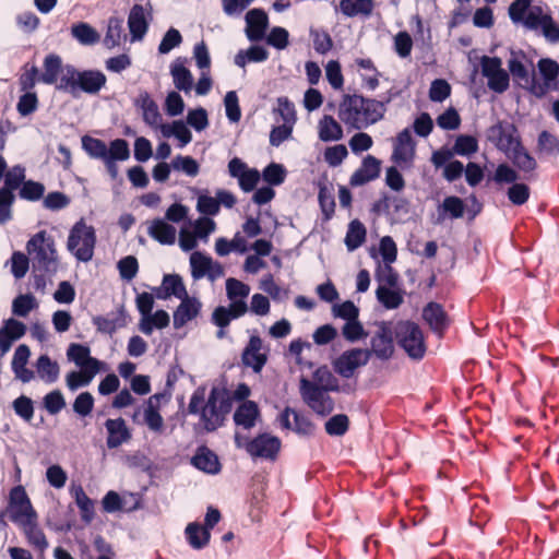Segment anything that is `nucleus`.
Here are the masks:
<instances>
[{"instance_id":"nucleus-18","label":"nucleus","mask_w":559,"mask_h":559,"mask_svg":"<svg viewBox=\"0 0 559 559\" xmlns=\"http://www.w3.org/2000/svg\"><path fill=\"white\" fill-rule=\"evenodd\" d=\"M179 300L180 304L173 314V324L177 330L198 318L202 310V302L194 296L188 295Z\"/></svg>"},{"instance_id":"nucleus-61","label":"nucleus","mask_w":559,"mask_h":559,"mask_svg":"<svg viewBox=\"0 0 559 559\" xmlns=\"http://www.w3.org/2000/svg\"><path fill=\"white\" fill-rule=\"evenodd\" d=\"M120 277L124 281H132L139 271V263L135 257L127 255L118 261L117 264Z\"/></svg>"},{"instance_id":"nucleus-49","label":"nucleus","mask_w":559,"mask_h":559,"mask_svg":"<svg viewBox=\"0 0 559 559\" xmlns=\"http://www.w3.org/2000/svg\"><path fill=\"white\" fill-rule=\"evenodd\" d=\"M250 294V286L239 280L229 277L226 280V295L230 304H247L246 299Z\"/></svg>"},{"instance_id":"nucleus-55","label":"nucleus","mask_w":559,"mask_h":559,"mask_svg":"<svg viewBox=\"0 0 559 559\" xmlns=\"http://www.w3.org/2000/svg\"><path fill=\"white\" fill-rule=\"evenodd\" d=\"M171 168L189 177H195L200 173L199 163L191 156L177 155L171 160Z\"/></svg>"},{"instance_id":"nucleus-14","label":"nucleus","mask_w":559,"mask_h":559,"mask_svg":"<svg viewBox=\"0 0 559 559\" xmlns=\"http://www.w3.org/2000/svg\"><path fill=\"white\" fill-rule=\"evenodd\" d=\"M269 348L264 346L259 335H251L241 353V362L259 373L267 361Z\"/></svg>"},{"instance_id":"nucleus-50","label":"nucleus","mask_w":559,"mask_h":559,"mask_svg":"<svg viewBox=\"0 0 559 559\" xmlns=\"http://www.w3.org/2000/svg\"><path fill=\"white\" fill-rule=\"evenodd\" d=\"M508 158L512 164L523 173H532L536 169L537 163L535 158L527 152V150L521 145L514 152H512Z\"/></svg>"},{"instance_id":"nucleus-26","label":"nucleus","mask_w":559,"mask_h":559,"mask_svg":"<svg viewBox=\"0 0 559 559\" xmlns=\"http://www.w3.org/2000/svg\"><path fill=\"white\" fill-rule=\"evenodd\" d=\"M247 304H229L228 307L218 306L212 313V322L218 328H227L229 323L242 317L248 311Z\"/></svg>"},{"instance_id":"nucleus-16","label":"nucleus","mask_w":559,"mask_h":559,"mask_svg":"<svg viewBox=\"0 0 559 559\" xmlns=\"http://www.w3.org/2000/svg\"><path fill=\"white\" fill-rule=\"evenodd\" d=\"M248 445V454L251 457L273 461L280 452L281 440L270 433H260L251 439Z\"/></svg>"},{"instance_id":"nucleus-4","label":"nucleus","mask_w":559,"mask_h":559,"mask_svg":"<svg viewBox=\"0 0 559 559\" xmlns=\"http://www.w3.org/2000/svg\"><path fill=\"white\" fill-rule=\"evenodd\" d=\"M96 245V233L93 226L87 225L83 218L70 229L67 249L81 262L93 259Z\"/></svg>"},{"instance_id":"nucleus-38","label":"nucleus","mask_w":559,"mask_h":559,"mask_svg":"<svg viewBox=\"0 0 559 559\" xmlns=\"http://www.w3.org/2000/svg\"><path fill=\"white\" fill-rule=\"evenodd\" d=\"M169 322L168 312L160 309L142 317L139 321V330L145 335H151L154 329H165L169 325Z\"/></svg>"},{"instance_id":"nucleus-30","label":"nucleus","mask_w":559,"mask_h":559,"mask_svg":"<svg viewBox=\"0 0 559 559\" xmlns=\"http://www.w3.org/2000/svg\"><path fill=\"white\" fill-rule=\"evenodd\" d=\"M147 234L160 245H174L176 241L177 230L165 219L156 218L150 223Z\"/></svg>"},{"instance_id":"nucleus-36","label":"nucleus","mask_w":559,"mask_h":559,"mask_svg":"<svg viewBox=\"0 0 559 559\" xmlns=\"http://www.w3.org/2000/svg\"><path fill=\"white\" fill-rule=\"evenodd\" d=\"M162 290L163 293H157V298L159 299H166L170 296L181 299L188 296L183 281L178 274L165 275L162 283Z\"/></svg>"},{"instance_id":"nucleus-8","label":"nucleus","mask_w":559,"mask_h":559,"mask_svg":"<svg viewBox=\"0 0 559 559\" xmlns=\"http://www.w3.org/2000/svg\"><path fill=\"white\" fill-rule=\"evenodd\" d=\"M377 330L370 338V348L365 349L371 356L380 360H389L394 353L392 323L388 321L376 322Z\"/></svg>"},{"instance_id":"nucleus-34","label":"nucleus","mask_w":559,"mask_h":559,"mask_svg":"<svg viewBox=\"0 0 559 559\" xmlns=\"http://www.w3.org/2000/svg\"><path fill=\"white\" fill-rule=\"evenodd\" d=\"M128 26L132 37V41L141 40L147 32V21L145 19L144 8L134 4L130 10L128 17Z\"/></svg>"},{"instance_id":"nucleus-51","label":"nucleus","mask_w":559,"mask_h":559,"mask_svg":"<svg viewBox=\"0 0 559 559\" xmlns=\"http://www.w3.org/2000/svg\"><path fill=\"white\" fill-rule=\"evenodd\" d=\"M61 69V58L58 55L50 53L44 60V72L39 80L45 84H53L57 82Z\"/></svg>"},{"instance_id":"nucleus-44","label":"nucleus","mask_w":559,"mask_h":559,"mask_svg":"<svg viewBox=\"0 0 559 559\" xmlns=\"http://www.w3.org/2000/svg\"><path fill=\"white\" fill-rule=\"evenodd\" d=\"M82 147L90 157L95 159L105 160L111 155V143L107 146L104 141L88 135L82 138Z\"/></svg>"},{"instance_id":"nucleus-53","label":"nucleus","mask_w":559,"mask_h":559,"mask_svg":"<svg viewBox=\"0 0 559 559\" xmlns=\"http://www.w3.org/2000/svg\"><path fill=\"white\" fill-rule=\"evenodd\" d=\"M212 258L201 251L191 253L189 262L191 269V276L194 281H199L206 276L209 265H211Z\"/></svg>"},{"instance_id":"nucleus-33","label":"nucleus","mask_w":559,"mask_h":559,"mask_svg":"<svg viewBox=\"0 0 559 559\" xmlns=\"http://www.w3.org/2000/svg\"><path fill=\"white\" fill-rule=\"evenodd\" d=\"M106 370V368H80L79 371H71L66 376V384L67 388L74 392L80 388H85L91 384L93 379L100 371Z\"/></svg>"},{"instance_id":"nucleus-59","label":"nucleus","mask_w":559,"mask_h":559,"mask_svg":"<svg viewBox=\"0 0 559 559\" xmlns=\"http://www.w3.org/2000/svg\"><path fill=\"white\" fill-rule=\"evenodd\" d=\"M216 229V223L206 216L199 217L193 223V233L197 236L198 240L203 242L209 241V237Z\"/></svg>"},{"instance_id":"nucleus-43","label":"nucleus","mask_w":559,"mask_h":559,"mask_svg":"<svg viewBox=\"0 0 559 559\" xmlns=\"http://www.w3.org/2000/svg\"><path fill=\"white\" fill-rule=\"evenodd\" d=\"M71 35L81 45L92 46L99 41V33L88 23L80 22L71 26Z\"/></svg>"},{"instance_id":"nucleus-23","label":"nucleus","mask_w":559,"mask_h":559,"mask_svg":"<svg viewBox=\"0 0 559 559\" xmlns=\"http://www.w3.org/2000/svg\"><path fill=\"white\" fill-rule=\"evenodd\" d=\"M67 358L79 368H106V364L91 356L90 347L71 343L67 349Z\"/></svg>"},{"instance_id":"nucleus-15","label":"nucleus","mask_w":559,"mask_h":559,"mask_svg":"<svg viewBox=\"0 0 559 559\" xmlns=\"http://www.w3.org/2000/svg\"><path fill=\"white\" fill-rule=\"evenodd\" d=\"M37 518L29 498L22 486H16L10 493V519L15 524Z\"/></svg>"},{"instance_id":"nucleus-28","label":"nucleus","mask_w":559,"mask_h":559,"mask_svg":"<svg viewBox=\"0 0 559 559\" xmlns=\"http://www.w3.org/2000/svg\"><path fill=\"white\" fill-rule=\"evenodd\" d=\"M26 332V325L15 319H9L0 329V352L5 354L12 346V343L21 338Z\"/></svg>"},{"instance_id":"nucleus-46","label":"nucleus","mask_w":559,"mask_h":559,"mask_svg":"<svg viewBox=\"0 0 559 559\" xmlns=\"http://www.w3.org/2000/svg\"><path fill=\"white\" fill-rule=\"evenodd\" d=\"M36 369L39 378L46 383H53L59 378L60 368L58 362L51 360L47 355L38 357Z\"/></svg>"},{"instance_id":"nucleus-11","label":"nucleus","mask_w":559,"mask_h":559,"mask_svg":"<svg viewBox=\"0 0 559 559\" xmlns=\"http://www.w3.org/2000/svg\"><path fill=\"white\" fill-rule=\"evenodd\" d=\"M328 391L306 378L300 380L301 397L317 414L325 415L333 409V401L326 394Z\"/></svg>"},{"instance_id":"nucleus-57","label":"nucleus","mask_w":559,"mask_h":559,"mask_svg":"<svg viewBox=\"0 0 559 559\" xmlns=\"http://www.w3.org/2000/svg\"><path fill=\"white\" fill-rule=\"evenodd\" d=\"M377 298L386 309H396L403 302V296L385 286L377 288Z\"/></svg>"},{"instance_id":"nucleus-25","label":"nucleus","mask_w":559,"mask_h":559,"mask_svg":"<svg viewBox=\"0 0 559 559\" xmlns=\"http://www.w3.org/2000/svg\"><path fill=\"white\" fill-rule=\"evenodd\" d=\"M191 464L199 471L210 475L218 474L222 468L218 456L204 445L198 448L195 454L191 457Z\"/></svg>"},{"instance_id":"nucleus-58","label":"nucleus","mask_w":559,"mask_h":559,"mask_svg":"<svg viewBox=\"0 0 559 559\" xmlns=\"http://www.w3.org/2000/svg\"><path fill=\"white\" fill-rule=\"evenodd\" d=\"M342 335L346 341L355 343L361 338H365L368 334L359 320L354 319L345 322L342 328Z\"/></svg>"},{"instance_id":"nucleus-45","label":"nucleus","mask_w":559,"mask_h":559,"mask_svg":"<svg viewBox=\"0 0 559 559\" xmlns=\"http://www.w3.org/2000/svg\"><path fill=\"white\" fill-rule=\"evenodd\" d=\"M367 230L364 224L354 219L348 224V228L345 236V246L348 251L358 249L366 240Z\"/></svg>"},{"instance_id":"nucleus-56","label":"nucleus","mask_w":559,"mask_h":559,"mask_svg":"<svg viewBox=\"0 0 559 559\" xmlns=\"http://www.w3.org/2000/svg\"><path fill=\"white\" fill-rule=\"evenodd\" d=\"M453 152L455 155L469 156L477 152L478 142L473 135H459L453 145Z\"/></svg>"},{"instance_id":"nucleus-63","label":"nucleus","mask_w":559,"mask_h":559,"mask_svg":"<svg viewBox=\"0 0 559 559\" xmlns=\"http://www.w3.org/2000/svg\"><path fill=\"white\" fill-rule=\"evenodd\" d=\"M35 307L34 296L29 294L20 295L12 302V312L17 317H26Z\"/></svg>"},{"instance_id":"nucleus-10","label":"nucleus","mask_w":559,"mask_h":559,"mask_svg":"<svg viewBox=\"0 0 559 559\" xmlns=\"http://www.w3.org/2000/svg\"><path fill=\"white\" fill-rule=\"evenodd\" d=\"M481 73L487 79L489 90L495 93H503L510 86V75L502 68V61L498 57L484 56L480 59Z\"/></svg>"},{"instance_id":"nucleus-64","label":"nucleus","mask_w":559,"mask_h":559,"mask_svg":"<svg viewBox=\"0 0 559 559\" xmlns=\"http://www.w3.org/2000/svg\"><path fill=\"white\" fill-rule=\"evenodd\" d=\"M349 420L344 414L332 416L325 423V431L330 436H343L348 430Z\"/></svg>"},{"instance_id":"nucleus-52","label":"nucleus","mask_w":559,"mask_h":559,"mask_svg":"<svg viewBox=\"0 0 559 559\" xmlns=\"http://www.w3.org/2000/svg\"><path fill=\"white\" fill-rule=\"evenodd\" d=\"M269 57V52L261 46H251L247 50H240L235 56V64L245 68L248 62H262Z\"/></svg>"},{"instance_id":"nucleus-31","label":"nucleus","mask_w":559,"mask_h":559,"mask_svg":"<svg viewBox=\"0 0 559 559\" xmlns=\"http://www.w3.org/2000/svg\"><path fill=\"white\" fill-rule=\"evenodd\" d=\"M423 318L435 333L441 334L448 326L447 313L437 302H429L424 308Z\"/></svg>"},{"instance_id":"nucleus-60","label":"nucleus","mask_w":559,"mask_h":559,"mask_svg":"<svg viewBox=\"0 0 559 559\" xmlns=\"http://www.w3.org/2000/svg\"><path fill=\"white\" fill-rule=\"evenodd\" d=\"M283 120V123L294 126L296 123V110L294 104L285 96L277 98V107L274 109Z\"/></svg>"},{"instance_id":"nucleus-48","label":"nucleus","mask_w":559,"mask_h":559,"mask_svg":"<svg viewBox=\"0 0 559 559\" xmlns=\"http://www.w3.org/2000/svg\"><path fill=\"white\" fill-rule=\"evenodd\" d=\"M71 493L81 512V518L85 523H91L94 519V502L87 497L82 486L71 489Z\"/></svg>"},{"instance_id":"nucleus-35","label":"nucleus","mask_w":559,"mask_h":559,"mask_svg":"<svg viewBox=\"0 0 559 559\" xmlns=\"http://www.w3.org/2000/svg\"><path fill=\"white\" fill-rule=\"evenodd\" d=\"M497 147L502 151L507 157L522 145L520 135L514 124H508L499 128Z\"/></svg>"},{"instance_id":"nucleus-2","label":"nucleus","mask_w":559,"mask_h":559,"mask_svg":"<svg viewBox=\"0 0 559 559\" xmlns=\"http://www.w3.org/2000/svg\"><path fill=\"white\" fill-rule=\"evenodd\" d=\"M385 112L382 102L365 98L361 95H346L338 107V118L348 128L366 129L381 120Z\"/></svg>"},{"instance_id":"nucleus-39","label":"nucleus","mask_w":559,"mask_h":559,"mask_svg":"<svg viewBox=\"0 0 559 559\" xmlns=\"http://www.w3.org/2000/svg\"><path fill=\"white\" fill-rule=\"evenodd\" d=\"M338 8L346 17L369 16L373 11L374 4L372 0H341Z\"/></svg>"},{"instance_id":"nucleus-3","label":"nucleus","mask_w":559,"mask_h":559,"mask_svg":"<svg viewBox=\"0 0 559 559\" xmlns=\"http://www.w3.org/2000/svg\"><path fill=\"white\" fill-rule=\"evenodd\" d=\"M509 17L528 31H542L551 43L559 41V27L547 10L532 4L531 0H514L509 7Z\"/></svg>"},{"instance_id":"nucleus-6","label":"nucleus","mask_w":559,"mask_h":559,"mask_svg":"<svg viewBox=\"0 0 559 559\" xmlns=\"http://www.w3.org/2000/svg\"><path fill=\"white\" fill-rule=\"evenodd\" d=\"M27 253L33 263L40 270L53 271L57 265V253L52 238L45 230L35 234L26 245Z\"/></svg>"},{"instance_id":"nucleus-47","label":"nucleus","mask_w":559,"mask_h":559,"mask_svg":"<svg viewBox=\"0 0 559 559\" xmlns=\"http://www.w3.org/2000/svg\"><path fill=\"white\" fill-rule=\"evenodd\" d=\"M162 134L165 138L175 136L180 141V147L186 146L192 141V134L182 120H175L162 127Z\"/></svg>"},{"instance_id":"nucleus-7","label":"nucleus","mask_w":559,"mask_h":559,"mask_svg":"<svg viewBox=\"0 0 559 559\" xmlns=\"http://www.w3.org/2000/svg\"><path fill=\"white\" fill-rule=\"evenodd\" d=\"M394 334L399 345L413 359H420L426 352L424 335L420 328L411 321H402L395 325Z\"/></svg>"},{"instance_id":"nucleus-12","label":"nucleus","mask_w":559,"mask_h":559,"mask_svg":"<svg viewBox=\"0 0 559 559\" xmlns=\"http://www.w3.org/2000/svg\"><path fill=\"white\" fill-rule=\"evenodd\" d=\"M537 68L543 81H538L536 79V74L534 73L532 94L540 98L545 96L550 90H555L557 87L559 64L552 59L542 58L537 62Z\"/></svg>"},{"instance_id":"nucleus-29","label":"nucleus","mask_w":559,"mask_h":559,"mask_svg":"<svg viewBox=\"0 0 559 559\" xmlns=\"http://www.w3.org/2000/svg\"><path fill=\"white\" fill-rule=\"evenodd\" d=\"M129 157L130 148L126 140L116 139L111 141V155L103 162L112 179L117 178L118 176V166L116 163L127 160Z\"/></svg>"},{"instance_id":"nucleus-20","label":"nucleus","mask_w":559,"mask_h":559,"mask_svg":"<svg viewBox=\"0 0 559 559\" xmlns=\"http://www.w3.org/2000/svg\"><path fill=\"white\" fill-rule=\"evenodd\" d=\"M281 426L285 429H292L298 435L310 436L314 431L313 424L304 415L286 407L278 416Z\"/></svg>"},{"instance_id":"nucleus-27","label":"nucleus","mask_w":559,"mask_h":559,"mask_svg":"<svg viewBox=\"0 0 559 559\" xmlns=\"http://www.w3.org/2000/svg\"><path fill=\"white\" fill-rule=\"evenodd\" d=\"M17 525L22 528L31 546L40 552H44L49 547L46 535L38 525V516L31 518L29 520L21 522Z\"/></svg>"},{"instance_id":"nucleus-19","label":"nucleus","mask_w":559,"mask_h":559,"mask_svg":"<svg viewBox=\"0 0 559 559\" xmlns=\"http://www.w3.org/2000/svg\"><path fill=\"white\" fill-rule=\"evenodd\" d=\"M134 105L141 109L143 121L147 126L162 131V127L166 123H163V117L158 105L146 91H143L138 95Z\"/></svg>"},{"instance_id":"nucleus-1","label":"nucleus","mask_w":559,"mask_h":559,"mask_svg":"<svg viewBox=\"0 0 559 559\" xmlns=\"http://www.w3.org/2000/svg\"><path fill=\"white\" fill-rule=\"evenodd\" d=\"M233 408V396L222 385H213L206 394V388L198 386L190 396L188 414L198 416L199 426L205 432H214L225 425Z\"/></svg>"},{"instance_id":"nucleus-13","label":"nucleus","mask_w":559,"mask_h":559,"mask_svg":"<svg viewBox=\"0 0 559 559\" xmlns=\"http://www.w3.org/2000/svg\"><path fill=\"white\" fill-rule=\"evenodd\" d=\"M369 361V354L362 348H352L342 353L333 362L334 370L345 379H349L355 371L366 366Z\"/></svg>"},{"instance_id":"nucleus-9","label":"nucleus","mask_w":559,"mask_h":559,"mask_svg":"<svg viewBox=\"0 0 559 559\" xmlns=\"http://www.w3.org/2000/svg\"><path fill=\"white\" fill-rule=\"evenodd\" d=\"M508 69L513 81L532 94L535 72L532 60L522 50H511Z\"/></svg>"},{"instance_id":"nucleus-24","label":"nucleus","mask_w":559,"mask_h":559,"mask_svg":"<svg viewBox=\"0 0 559 559\" xmlns=\"http://www.w3.org/2000/svg\"><path fill=\"white\" fill-rule=\"evenodd\" d=\"M380 174V160L372 155L362 159L360 167L352 175L349 183L353 187L362 186L378 178Z\"/></svg>"},{"instance_id":"nucleus-22","label":"nucleus","mask_w":559,"mask_h":559,"mask_svg":"<svg viewBox=\"0 0 559 559\" xmlns=\"http://www.w3.org/2000/svg\"><path fill=\"white\" fill-rule=\"evenodd\" d=\"M246 34L249 40H261L269 25L266 13L261 9H252L246 14Z\"/></svg>"},{"instance_id":"nucleus-42","label":"nucleus","mask_w":559,"mask_h":559,"mask_svg":"<svg viewBox=\"0 0 559 559\" xmlns=\"http://www.w3.org/2000/svg\"><path fill=\"white\" fill-rule=\"evenodd\" d=\"M122 39H126V34L123 33V20L117 16H111L108 20L104 45L108 49H112L119 46Z\"/></svg>"},{"instance_id":"nucleus-37","label":"nucleus","mask_w":559,"mask_h":559,"mask_svg":"<svg viewBox=\"0 0 559 559\" xmlns=\"http://www.w3.org/2000/svg\"><path fill=\"white\" fill-rule=\"evenodd\" d=\"M318 136L322 142H334L343 138L341 124L330 115H324L318 122Z\"/></svg>"},{"instance_id":"nucleus-41","label":"nucleus","mask_w":559,"mask_h":559,"mask_svg":"<svg viewBox=\"0 0 559 559\" xmlns=\"http://www.w3.org/2000/svg\"><path fill=\"white\" fill-rule=\"evenodd\" d=\"M185 534L189 545L197 550L204 548L211 538L210 531L195 522L187 525Z\"/></svg>"},{"instance_id":"nucleus-17","label":"nucleus","mask_w":559,"mask_h":559,"mask_svg":"<svg viewBox=\"0 0 559 559\" xmlns=\"http://www.w3.org/2000/svg\"><path fill=\"white\" fill-rule=\"evenodd\" d=\"M415 157V143L409 129L402 130L394 142L392 160L402 168L411 167Z\"/></svg>"},{"instance_id":"nucleus-5","label":"nucleus","mask_w":559,"mask_h":559,"mask_svg":"<svg viewBox=\"0 0 559 559\" xmlns=\"http://www.w3.org/2000/svg\"><path fill=\"white\" fill-rule=\"evenodd\" d=\"M66 73L60 79V86L79 88L87 94H97L106 84V75L97 70L78 71L73 66H66Z\"/></svg>"},{"instance_id":"nucleus-54","label":"nucleus","mask_w":559,"mask_h":559,"mask_svg":"<svg viewBox=\"0 0 559 559\" xmlns=\"http://www.w3.org/2000/svg\"><path fill=\"white\" fill-rule=\"evenodd\" d=\"M537 150L542 154L558 156L559 155V138L544 130L538 134Z\"/></svg>"},{"instance_id":"nucleus-21","label":"nucleus","mask_w":559,"mask_h":559,"mask_svg":"<svg viewBox=\"0 0 559 559\" xmlns=\"http://www.w3.org/2000/svg\"><path fill=\"white\" fill-rule=\"evenodd\" d=\"M107 431L106 444L108 449H116L131 440L132 435L123 418L107 419L105 421Z\"/></svg>"},{"instance_id":"nucleus-62","label":"nucleus","mask_w":559,"mask_h":559,"mask_svg":"<svg viewBox=\"0 0 559 559\" xmlns=\"http://www.w3.org/2000/svg\"><path fill=\"white\" fill-rule=\"evenodd\" d=\"M332 314L334 318H341L347 322L354 319H358L359 309L353 301L346 300L342 304L333 305Z\"/></svg>"},{"instance_id":"nucleus-32","label":"nucleus","mask_w":559,"mask_h":559,"mask_svg":"<svg viewBox=\"0 0 559 559\" xmlns=\"http://www.w3.org/2000/svg\"><path fill=\"white\" fill-rule=\"evenodd\" d=\"M260 415L259 407L253 401H245L234 413V421L243 429H251Z\"/></svg>"},{"instance_id":"nucleus-40","label":"nucleus","mask_w":559,"mask_h":559,"mask_svg":"<svg viewBox=\"0 0 559 559\" xmlns=\"http://www.w3.org/2000/svg\"><path fill=\"white\" fill-rule=\"evenodd\" d=\"M170 74L174 85L177 90L186 93L190 92L193 86V76L188 68L183 66L180 59L175 60L170 66Z\"/></svg>"}]
</instances>
